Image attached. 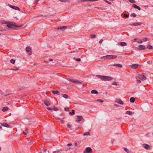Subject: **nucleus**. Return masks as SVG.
<instances>
[{
    "instance_id": "f704fd0d",
    "label": "nucleus",
    "mask_w": 153,
    "mask_h": 153,
    "mask_svg": "<svg viewBox=\"0 0 153 153\" xmlns=\"http://www.w3.org/2000/svg\"><path fill=\"white\" fill-rule=\"evenodd\" d=\"M129 2L131 3H134L135 2V1L134 0H129Z\"/></svg>"
},
{
    "instance_id": "4c0bfd02",
    "label": "nucleus",
    "mask_w": 153,
    "mask_h": 153,
    "mask_svg": "<svg viewBox=\"0 0 153 153\" xmlns=\"http://www.w3.org/2000/svg\"><path fill=\"white\" fill-rule=\"evenodd\" d=\"M124 16L126 18H128L129 16V15L127 14H124Z\"/></svg>"
},
{
    "instance_id": "cd10ccee",
    "label": "nucleus",
    "mask_w": 153,
    "mask_h": 153,
    "mask_svg": "<svg viewBox=\"0 0 153 153\" xmlns=\"http://www.w3.org/2000/svg\"><path fill=\"white\" fill-rule=\"evenodd\" d=\"M83 135H89L90 133L89 132H86L83 134Z\"/></svg>"
},
{
    "instance_id": "09e8293b",
    "label": "nucleus",
    "mask_w": 153,
    "mask_h": 153,
    "mask_svg": "<svg viewBox=\"0 0 153 153\" xmlns=\"http://www.w3.org/2000/svg\"><path fill=\"white\" fill-rule=\"evenodd\" d=\"M72 144L71 143H68L67 145V146H71L72 145Z\"/></svg>"
},
{
    "instance_id": "bf43d9fd",
    "label": "nucleus",
    "mask_w": 153,
    "mask_h": 153,
    "mask_svg": "<svg viewBox=\"0 0 153 153\" xmlns=\"http://www.w3.org/2000/svg\"><path fill=\"white\" fill-rule=\"evenodd\" d=\"M38 0H36L35 1V3H36L38 1Z\"/></svg>"
},
{
    "instance_id": "49530a36",
    "label": "nucleus",
    "mask_w": 153,
    "mask_h": 153,
    "mask_svg": "<svg viewBox=\"0 0 153 153\" xmlns=\"http://www.w3.org/2000/svg\"><path fill=\"white\" fill-rule=\"evenodd\" d=\"M76 60L78 62H79L81 60V59L80 58H78V59H76Z\"/></svg>"
},
{
    "instance_id": "423d86ee",
    "label": "nucleus",
    "mask_w": 153,
    "mask_h": 153,
    "mask_svg": "<svg viewBox=\"0 0 153 153\" xmlns=\"http://www.w3.org/2000/svg\"><path fill=\"white\" fill-rule=\"evenodd\" d=\"M92 150L91 148L89 147H88L86 148L84 152V153H92Z\"/></svg>"
},
{
    "instance_id": "0e129e2a",
    "label": "nucleus",
    "mask_w": 153,
    "mask_h": 153,
    "mask_svg": "<svg viewBox=\"0 0 153 153\" xmlns=\"http://www.w3.org/2000/svg\"><path fill=\"white\" fill-rule=\"evenodd\" d=\"M27 130H28V129L27 128H26V130H25V131H27L26 132H27Z\"/></svg>"
},
{
    "instance_id": "8fccbe9b",
    "label": "nucleus",
    "mask_w": 153,
    "mask_h": 153,
    "mask_svg": "<svg viewBox=\"0 0 153 153\" xmlns=\"http://www.w3.org/2000/svg\"><path fill=\"white\" fill-rule=\"evenodd\" d=\"M4 30L3 29V28L0 27V31H2Z\"/></svg>"
},
{
    "instance_id": "7c9ffc66",
    "label": "nucleus",
    "mask_w": 153,
    "mask_h": 153,
    "mask_svg": "<svg viewBox=\"0 0 153 153\" xmlns=\"http://www.w3.org/2000/svg\"><path fill=\"white\" fill-rule=\"evenodd\" d=\"M75 114L74 110H73L72 111V112H70V114L72 115H74Z\"/></svg>"
},
{
    "instance_id": "c85d7f7f",
    "label": "nucleus",
    "mask_w": 153,
    "mask_h": 153,
    "mask_svg": "<svg viewBox=\"0 0 153 153\" xmlns=\"http://www.w3.org/2000/svg\"><path fill=\"white\" fill-rule=\"evenodd\" d=\"M123 149H124V150L127 153H130V152L129 151V150L127 149L126 148H124Z\"/></svg>"
},
{
    "instance_id": "b1692460",
    "label": "nucleus",
    "mask_w": 153,
    "mask_h": 153,
    "mask_svg": "<svg viewBox=\"0 0 153 153\" xmlns=\"http://www.w3.org/2000/svg\"><path fill=\"white\" fill-rule=\"evenodd\" d=\"M11 7L14 9H15V10H19V8L18 7H16V6H12Z\"/></svg>"
},
{
    "instance_id": "c9c22d12",
    "label": "nucleus",
    "mask_w": 153,
    "mask_h": 153,
    "mask_svg": "<svg viewBox=\"0 0 153 153\" xmlns=\"http://www.w3.org/2000/svg\"><path fill=\"white\" fill-rule=\"evenodd\" d=\"M131 16H134V17H136V15L134 13H132L131 14Z\"/></svg>"
},
{
    "instance_id": "72a5a7b5",
    "label": "nucleus",
    "mask_w": 153,
    "mask_h": 153,
    "mask_svg": "<svg viewBox=\"0 0 153 153\" xmlns=\"http://www.w3.org/2000/svg\"><path fill=\"white\" fill-rule=\"evenodd\" d=\"M10 62L14 64L15 62V60L14 59H12L10 60Z\"/></svg>"
},
{
    "instance_id": "79ce46f5",
    "label": "nucleus",
    "mask_w": 153,
    "mask_h": 153,
    "mask_svg": "<svg viewBox=\"0 0 153 153\" xmlns=\"http://www.w3.org/2000/svg\"><path fill=\"white\" fill-rule=\"evenodd\" d=\"M97 101L100 102H103V101L101 100H97Z\"/></svg>"
},
{
    "instance_id": "f8f14e48",
    "label": "nucleus",
    "mask_w": 153,
    "mask_h": 153,
    "mask_svg": "<svg viewBox=\"0 0 153 153\" xmlns=\"http://www.w3.org/2000/svg\"><path fill=\"white\" fill-rule=\"evenodd\" d=\"M115 101L120 104L123 105L124 104L123 101L120 100L116 99L115 100Z\"/></svg>"
},
{
    "instance_id": "4468645a",
    "label": "nucleus",
    "mask_w": 153,
    "mask_h": 153,
    "mask_svg": "<svg viewBox=\"0 0 153 153\" xmlns=\"http://www.w3.org/2000/svg\"><path fill=\"white\" fill-rule=\"evenodd\" d=\"M132 6L134 8L137 9L139 10H140L141 8H140L139 7V6H137L135 4H133L132 5Z\"/></svg>"
},
{
    "instance_id": "6e6d98bb",
    "label": "nucleus",
    "mask_w": 153,
    "mask_h": 153,
    "mask_svg": "<svg viewBox=\"0 0 153 153\" xmlns=\"http://www.w3.org/2000/svg\"><path fill=\"white\" fill-rule=\"evenodd\" d=\"M23 134H26L27 132H25V131H23Z\"/></svg>"
},
{
    "instance_id": "a18cd8bd",
    "label": "nucleus",
    "mask_w": 153,
    "mask_h": 153,
    "mask_svg": "<svg viewBox=\"0 0 153 153\" xmlns=\"http://www.w3.org/2000/svg\"><path fill=\"white\" fill-rule=\"evenodd\" d=\"M103 40L102 39H100L99 42V43L100 44H101L102 43V41H103Z\"/></svg>"
},
{
    "instance_id": "338daca9",
    "label": "nucleus",
    "mask_w": 153,
    "mask_h": 153,
    "mask_svg": "<svg viewBox=\"0 0 153 153\" xmlns=\"http://www.w3.org/2000/svg\"><path fill=\"white\" fill-rule=\"evenodd\" d=\"M99 8L100 10H103V8Z\"/></svg>"
},
{
    "instance_id": "412c9836",
    "label": "nucleus",
    "mask_w": 153,
    "mask_h": 153,
    "mask_svg": "<svg viewBox=\"0 0 153 153\" xmlns=\"http://www.w3.org/2000/svg\"><path fill=\"white\" fill-rule=\"evenodd\" d=\"M62 96L65 99H67L68 98V95L65 94H62Z\"/></svg>"
},
{
    "instance_id": "6ab92c4d",
    "label": "nucleus",
    "mask_w": 153,
    "mask_h": 153,
    "mask_svg": "<svg viewBox=\"0 0 153 153\" xmlns=\"http://www.w3.org/2000/svg\"><path fill=\"white\" fill-rule=\"evenodd\" d=\"M52 93L53 94H57V95H59V92L57 90L53 91Z\"/></svg>"
},
{
    "instance_id": "6e6552de",
    "label": "nucleus",
    "mask_w": 153,
    "mask_h": 153,
    "mask_svg": "<svg viewBox=\"0 0 153 153\" xmlns=\"http://www.w3.org/2000/svg\"><path fill=\"white\" fill-rule=\"evenodd\" d=\"M47 109L50 111H51V112H52V111L53 110L55 111H56L59 110V109L57 107H48L47 108Z\"/></svg>"
},
{
    "instance_id": "de8ad7c7",
    "label": "nucleus",
    "mask_w": 153,
    "mask_h": 153,
    "mask_svg": "<svg viewBox=\"0 0 153 153\" xmlns=\"http://www.w3.org/2000/svg\"><path fill=\"white\" fill-rule=\"evenodd\" d=\"M112 84L113 85H117V84L116 82H114Z\"/></svg>"
},
{
    "instance_id": "0eeeda50",
    "label": "nucleus",
    "mask_w": 153,
    "mask_h": 153,
    "mask_svg": "<svg viewBox=\"0 0 153 153\" xmlns=\"http://www.w3.org/2000/svg\"><path fill=\"white\" fill-rule=\"evenodd\" d=\"M138 78L142 80H145L146 79V78L145 76L142 75H139L138 76L136 77V79Z\"/></svg>"
},
{
    "instance_id": "5701e85b",
    "label": "nucleus",
    "mask_w": 153,
    "mask_h": 153,
    "mask_svg": "<svg viewBox=\"0 0 153 153\" xmlns=\"http://www.w3.org/2000/svg\"><path fill=\"white\" fill-rule=\"evenodd\" d=\"M91 93L92 94H96L98 93V92L97 91L95 90H93L91 91Z\"/></svg>"
},
{
    "instance_id": "69168bd1",
    "label": "nucleus",
    "mask_w": 153,
    "mask_h": 153,
    "mask_svg": "<svg viewBox=\"0 0 153 153\" xmlns=\"http://www.w3.org/2000/svg\"><path fill=\"white\" fill-rule=\"evenodd\" d=\"M47 151V149H45V150H44V152H46Z\"/></svg>"
},
{
    "instance_id": "58836bf2",
    "label": "nucleus",
    "mask_w": 153,
    "mask_h": 153,
    "mask_svg": "<svg viewBox=\"0 0 153 153\" xmlns=\"http://www.w3.org/2000/svg\"><path fill=\"white\" fill-rule=\"evenodd\" d=\"M56 119H57V120H60V121H61V123H63V120H61V119H60V118H56Z\"/></svg>"
},
{
    "instance_id": "13d9d810",
    "label": "nucleus",
    "mask_w": 153,
    "mask_h": 153,
    "mask_svg": "<svg viewBox=\"0 0 153 153\" xmlns=\"http://www.w3.org/2000/svg\"><path fill=\"white\" fill-rule=\"evenodd\" d=\"M137 39H134V41L137 42Z\"/></svg>"
},
{
    "instance_id": "680f3d73",
    "label": "nucleus",
    "mask_w": 153,
    "mask_h": 153,
    "mask_svg": "<svg viewBox=\"0 0 153 153\" xmlns=\"http://www.w3.org/2000/svg\"><path fill=\"white\" fill-rule=\"evenodd\" d=\"M75 146H77V143H75Z\"/></svg>"
},
{
    "instance_id": "2f4dec72",
    "label": "nucleus",
    "mask_w": 153,
    "mask_h": 153,
    "mask_svg": "<svg viewBox=\"0 0 153 153\" xmlns=\"http://www.w3.org/2000/svg\"><path fill=\"white\" fill-rule=\"evenodd\" d=\"M137 42H138V43H142V41L140 39H139L138 40L137 39Z\"/></svg>"
},
{
    "instance_id": "9b49d317",
    "label": "nucleus",
    "mask_w": 153,
    "mask_h": 153,
    "mask_svg": "<svg viewBox=\"0 0 153 153\" xmlns=\"http://www.w3.org/2000/svg\"><path fill=\"white\" fill-rule=\"evenodd\" d=\"M26 51L28 53V54L29 55H31L32 54L31 51V49L29 47H27L26 48Z\"/></svg>"
},
{
    "instance_id": "2eb2a0df",
    "label": "nucleus",
    "mask_w": 153,
    "mask_h": 153,
    "mask_svg": "<svg viewBox=\"0 0 153 153\" xmlns=\"http://www.w3.org/2000/svg\"><path fill=\"white\" fill-rule=\"evenodd\" d=\"M9 109V108L8 107H4L2 108V111L4 112H5L7 111Z\"/></svg>"
},
{
    "instance_id": "3c124183",
    "label": "nucleus",
    "mask_w": 153,
    "mask_h": 153,
    "mask_svg": "<svg viewBox=\"0 0 153 153\" xmlns=\"http://www.w3.org/2000/svg\"><path fill=\"white\" fill-rule=\"evenodd\" d=\"M67 126L68 128H71V126L70 125H68Z\"/></svg>"
},
{
    "instance_id": "c756f323",
    "label": "nucleus",
    "mask_w": 153,
    "mask_h": 153,
    "mask_svg": "<svg viewBox=\"0 0 153 153\" xmlns=\"http://www.w3.org/2000/svg\"><path fill=\"white\" fill-rule=\"evenodd\" d=\"M33 143V142L32 141H30L27 144L28 145L30 146L32 145Z\"/></svg>"
},
{
    "instance_id": "603ef678",
    "label": "nucleus",
    "mask_w": 153,
    "mask_h": 153,
    "mask_svg": "<svg viewBox=\"0 0 153 153\" xmlns=\"http://www.w3.org/2000/svg\"><path fill=\"white\" fill-rule=\"evenodd\" d=\"M12 70L15 71H17L19 70L18 68L12 69Z\"/></svg>"
},
{
    "instance_id": "5fc2aeb1",
    "label": "nucleus",
    "mask_w": 153,
    "mask_h": 153,
    "mask_svg": "<svg viewBox=\"0 0 153 153\" xmlns=\"http://www.w3.org/2000/svg\"><path fill=\"white\" fill-rule=\"evenodd\" d=\"M7 105H8V104H11V102H10V101H9L8 102H7Z\"/></svg>"
},
{
    "instance_id": "ea45409f",
    "label": "nucleus",
    "mask_w": 153,
    "mask_h": 153,
    "mask_svg": "<svg viewBox=\"0 0 153 153\" xmlns=\"http://www.w3.org/2000/svg\"><path fill=\"white\" fill-rule=\"evenodd\" d=\"M60 151L58 150L55 151L53 152V153H58Z\"/></svg>"
},
{
    "instance_id": "39448f33",
    "label": "nucleus",
    "mask_w": 153,
    "mask_h": 153,
    "mask_svg": "<svg viewBox=\"0 0 153 153\" xmlns=\"http://www.w3.org/2000/svg\"><path fill=\"white\" fill-rule=\"evenodd\" d=\"M142 146L143 148L146 150H151L152 149L151 147L147 144H142Z\"/></svg>"
},
{
    "instance_id": "a19ab883",
    "label": "nucleus",
    "mask_w": 153,
    "mask_h": 153,
    "mask_svg": "<svg viewBox=\"0 0 153 153\" xmlns=\"http://www.w3.org/2000/svg\"><path fill=\"white\" fill-rule=\"evenodd\" d=\"M137 83L138 84H139V83H141V81L140 80H137Z\"/></svg>"
},
{
    "instance_id": "4be33fe9",
    "label": "nucleus",
    "mask_w": 153,
    "mask_h": 153,
    "mask_svg": "<svg viewBox=\"0 0 153 153\" xmlns=\"http://www.w3.org/2000/svg\"><path fill=\"white\" fill-rule=\"evenodd\" d=\"M135 100V99L134 97H131L130 99V101L131 102H134Z\"/></svg>"
},
{
    "instance_id": "473e14b6",
    "label": "nucleus",
    "mask_w": 153,
    "mask_h": 153,
    "mask_svg": "<svg viewBox=\"0 0 153 153\" xmlns=\"http://www.w3.org/2000/svg\"><path fill=\"white\" fill-rule=\"evenodd\" d=\"M139 25V24L138 23L136 22L132 24V25L134 26H137Z\"/></svg>"
},
{
    "instance_id": "f03ea898",
    "label": "nucleus",
    "mask_w": 153,
    "mask_h": 153,
    "mask_svg": "<svg viewBox=\"0 0 153 153\" xmlns=\"http://www.w3.org/2000/svg\"><path fill=\"white\" fill-rule=\"evenodd\" d=\"M96 76L104 81L106 80L107 81H110L114 79V78L112 77L107 76L96 75Z\"/></svg>"
},
{
    "instance_id": "ddd939ff",
    "label": "nucleus",
    "mask_w": 153,
    "mask_h": 153,
    "mask_svg": "<svg viewBox=\"0 0 153 153\" xmlns=\"http://www.w3.org/2000/svg\"><path fill=\"white\" fill-rule=\"evenodd\" d=\"M138 49L139 50H145V46L142 45H140L139 46Z\"/></svg>"
},
{
    "instance_id": "9d476101",
    "label": "nucleus",
    "mask_w": 153,
    "mask_h": 153,
    "mask_svg": "<svg viewBox=\"0 0 153 153\" xmlns=\"http://www.w3.org/2000/svg\"><path fill=\"white\" fill-rule=\"evenodd\" d=\"M77 120H76V122L77 123H79L83 119V117L80 116H77Z\"/></svg>"
},
{
    "instance_id": "864d4df0",
    "label": "nucleus",
    "mask_w": 153,
    "mask_h": 153,
    "mask_svg": "<svg viewBox=\"0 0 153 153\" xmlns=\"http://www.w3.org/2000/svg\"><path fill=\"white\" fill-rule=\"evenodd\" d=\"M143 40L144 41H147V38H144L143 39Z\"/></svg>"
},
{
    "instance_id": "dca6fc26",
    "label": "nucleus",
    "mask_w": 153,
    "mask_h": 153,
    "mask_svg": "<svg viewBox=\"0 0 153 153\" xmlns=\"http://www.w3.org/2000/svg\"><path fill=\"white\" fill-rule=\"evenodd\" d=\"M1 125L4 126V127H7V128H9L10 127V126H9L7 124V123H1Z\"/></svg>"
},
{
    "instance_id": "20e7f679",
    "label": "nucleus",
    "mask_w": 153,
    "mask_h": 153,
    "mask_svg": "<svg viewBox=\"0 0 153 153\" xmlns=\"http://www.w3.org/2000/svg\"><path fill=\"white\" fill-rule=\"evenodd\" d=\"M68 80L76 84L79 85L82 83V82H80L79 80H76L75 79L73 80L71 79H69Z\"/></svg>"
},
{
    "instance_id": "bb28decb",
    "label": "nucleus",
    "mask_w": 153,
    "mask_h": 153,
    "mask_svg": "<svg viewBox=\"0 0 153 153\" xmlns=\"http://www.w3.org/2000/svg\"><path fill=\"white\" fill-rule=\"evenodd\" d=\"M126 114L129 115H131L132 114H133V113L131 111H128L126 112Z\"/></svg>"
},
{
    "instance_id": "a878e982",
    "label": "nucleus",
    "mask_w": 153,
    "mask_h": 153,
    "mask_svg": "<svg viewBox=\"0 0 153 153\" xmlns=\"http://www.w3.org/2000/svg\"><path fill=\"white\" fill-rule=\"evenodd\" d=\"M147 48L149 49H153V47L152 46L150 45H149L148 46Z\"/></svg>"
},
{
    "instance_id": "e433bc0d",
    "label": "nucleus",
    "mask_w": 153,
    "mask_h": 153,
    "mask_svg": "<svg viewBox=\"0 0 153 153\" xmlns=\"http://www.w3.org/2000/svg\"><path fill=\"white\" fill-rule=\"evenodd\" d=\"M96 36L95 35H91V38H94Z\"/></svg>"
},
{
    "instance_id": "e2e57ef3",
    "label": "nucleus",
    "mask_w": 153,
    "mask_h": 153,
    "mask_svg": "<svg viewBox=\"0 0 153 153\" xmlns=\"http://www.w3.org/2000/svg\"><path fill=\"white\" fill-rule=\"evenodd\" d=\"M60 115L61 116V117H63V114H60Z\"/></svg>"
},
{
    "instance_id": "052dcab7",
    "label": "nucleus",
    "mask_w": 153,
    "mask_h": 153,
    "mask_svg": "<svg viewBox=\"0 0 153 153\" xmlns=\"http://www.w3.org/2000/svg\"><path fill=\"white\" fill-rule=\"evenodd\" d=\"M106 2L108 3V4H111V3L110 2H108V1H106Z\"/></svg>"
},
{
    "instance_id": "774afa93",
    "label": "nucleus",
    "mask_w": 153,
    "mask_h": 153,
    "mask_svg": "<svg viewBox=\"0 0 153 153\" xmlns=\"http://www.w3.org/2000/svg\"><path fill=\"white\" fill-rule=\"evenodd\" d=\"M152 134L153 135V132H152Z\"/></svg>"
},
{
    "instance_id": "1a4fd4ad",
    "label": "nucleus",
    "mask_w": 153,
    "mask_h": 153,
    "mask_svg": "<svg viewBox=\"0 0 153 153\" xmlns=\"http://www.w3.org/2000/svg\"><path fill=\"white\" fill-rule=\"evenodd\" d=\"M139 66V65H138L137 64H134L132 65H129V66L130 67L133 69H135L138 66Z\"/></svg>"
},
{
    "instance_id": "a211bd4d",
    "label": "nucleus",
    "mask_w": 153,
    "mask_h": 153,
    "mask_svg": "<svg viewBox=\"0 0 153 153\" xmlns=\"http://www.w3.org/2000/svg\"><path fill=\"white\" fill-rule=\"evenodd\" d=\"M119 44L122 46H124L126 45V43L124 42H120L119 43Z\"/></svg>"
},
{
    "instance_id": "f257e3e1",
    "label": "nucleus",
    "mask_w": 153,
    "mask_h": 153,
    "mask_svg": "<svg viewBox=\"0 0 153 153\" xmlns=\"http://www.w3.org/2000/svg\"><path fill=\"white\" fill-rule=\"evenodd\" d=\"M1 23L5 24H7V26L10 28L15 29L16 27H20V26H17L14 23L12 22H7L6 21H3L1 22Z\"/></svg>"
},
{
    "instance_id": "c03bdc74",
    "label": "nucleus",
    "mask_w": 153,
    "mask_h": 153,
    "mask_svg": "<svg viewBox=\"0 0 153 153\" xmlns=\"http://www.w3.org/2000/svg\"><path fill=\"white\" fill-rule=\"evenodd\" d=\"M60 1L61 2H66L67 0H60Z\"/></svg>"
},
{
    "instance_id": "aec40b11",
    "label": "nucleus",
    "mask_w": 153,
    "mask_h": 153,
    "mask_svg": "<svg viewBox=\"0 0 153 153\" xmlns=\"http://www.w3.org/2000/svg\"><path fill=\"white\" fill-rule=\"evenodd\" d=\"M114 66H117L120 68H121L122 67V65L120 64H114Z\"/></svg>"
},
{
    "instance_id": "f3484780",
    "label": "nucleus",
    "mask_w": 153,
    "mask_h": 153,
    "mask_svg": "<svg viewBox=\"0 0 153 153\" xmlns=\"http://www.w3.org/2000/svg\"><path fill=\"white\" fill-rule=\"evenodd\" d=\"M44 103L46 105L53 104L51 103L50 102L47 101H45Z\"/></svg>"
},
{
    "instance_id": "37998d69",
    "label": "nucleus",
    "mask_w": 153,
    "mask_h": 153,
    "mask_svg": "<svg viewBox=\"0 0 153 153\" xmlns=\"http://www.w3.org/2000/svg\"><path fill=\"white\" fill-rule=\"evenodd\" d=\"M69 109V108L68 107L66 108H65V111H66L68 110Z\"/></svg>"
},
{
    "instance_id": "393cba45",
    "label": "nucleus",
    "mask_w": 153,
    "mask_h": 153,
    "mask_svg": "<svg viewBox=\"0 0 153 153\" xmlns=\"http://www.w3.org/2000/svg\"><path fill=\"white\" fill-rule=\"evenodd\" d=\"M67 28V27L66 26H62L61 27L59 28L58 29H60L61 30H62L63 29H65Z\"/></svg>"
},
{
    "instance_id": "7ed1b4c3",
    "label": "nucleus",
    "mask_w": 153,
    "mask_h": 153,
    "mask_svg": "<svg viewBox=\"0 0 153 153\" xmlns=\"http://www.w3.org/2000/svg\"><path fill=\"white\" fill-rule=\"evenodd\" d=\"M117 57L116 56L114 55H106L102 56L101 57V59H104L105 60L111 59H115Z\"/></svg>"
},
{
    "instance_id": "4d7b16f0",
    "label": "nucleus",
    "mask_w": 153,
    "mask_h": 153,
    "mask_svg": "<svg viewBox=\"0 0 153 153\" xmlns=\"http://www.w3.org/2000/svg\"><path fill=\"white\" fill-rule=\"evenodd\" d=\"M49 60L51 61H53V59H49Z\"/></svg>"
}]
</instances>
